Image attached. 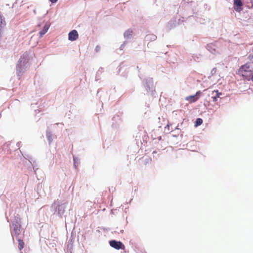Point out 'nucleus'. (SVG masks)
<instances>
[{
	"instance_id": "4468645a",
	"label": "nucleus",
	"mask_w": 253,
	"mask_h": 253,
	"mask_svg": "<svg viewBox=\"0 0 253 253\" xmlns=\"http://www.w3.org/2000/svg\"><path fill=\"white\" fill-rule=\"evenodd\" d=\"M250 80H252V81L253 82V75L252 76V77H251Z\"/></svg>"
},
{
	"instance_id": "0eeeda50",
	"label": "nucleus",
	"mask_w": 253,
	"mask_h": 253,
	"mask_svg": "<svg viewBox=\"0 0 253 253\" xmlns=\"http://www.w3.org/2000/svg\"><path fill=\"white\" fill-rule=\"evenodd\" d=\"M49 29V26L47 25H45L42 31H41L39 33L40 37H42L48 31Z\"/></svg>"
},
{
	"instance_id": "9b49d317",
	"label": "nucleus",
	"mask_w": 253,
	"mask_h": 253,
	"mask_svg": "<svg viewBox=\"0 0 253 253\" xmlns=\"http://www.w3.org/2000/svg\"><path fill=\"white\" fill-rule=\"evenodd\" d=\"M100 49V47L99 45L96 46L95 47V50L96 52L99 51Z\"/></svg>"
},
{
	"instance_id": "1a4fd4ad",
	"label": "nucleus",
	"mask_w": 253,
	"mask_h": 253,
	"mask_svg": "<svg viewBox=\"0 0 253 253\" xmlns=\"http://www.w3.org/2000/svg\"><path fill=\"white\" fill-rule=\"evenodd\" d=\"M203 123V120L201 118L197 119L196 121V126H200Z\"/></svg>"
},
{
	"instance_id": "ddd939ff",
	"label": "nucleus",
	"mask_w": 253,
	"mask_h": 253,
	"mask_svg": "<svg viewBox=\"0 0 253 253\" xmlns=\"http://www.w3.org/2000/svg\"><path fill=\"white\" fill-rule=\"evenodd\" d=\"M50 1L52 3H55L58 0H50Z\"/></svg>"
},
{
	"instance_id": "9d476101",
	"label": "nucleus",
	"mask_w": 253,
	"mask_h": 253,
	"mask_svg": "<svg viewBox=\"0 0 253 253\" xmlns=\"http://www.w3.org/2000/svg\"><path fill=\"white\" fill-rule=\"evenodd\" d=\"M132 32L131 31H130V30H127L124 33V36L125 37H128L129 36H130L132 35Z\"/></svg>"
},
{
	"instance_id": "39448f33",
	"label": "nucleus",
	"mask_w": 253,
	"mask_h": 253,
	"mask_svg": "<svg viewBox=\"0 0 253 253\" xmlns=\"http://www.w3.org/2000/svg\"><path fill=\"white\" fill-rule=\"evenodd\" d=\"M21 233V227L20 225L15 224L13 225V234L16 236H18Z\"/></svg>"
},
{
	"instance_id": "20e7f679",
	"label": "nucleus",
	"mask_w": 253,
	"mask_h": 253,
	"mask_svg": "<svg viewBox=\"0 0 253 253\" xmlns=\"http://www.w3.org/2000/svg\"><path fill=\"white\" fill-rule=\"evenodd\" d=\"M234 9L236 11L240 12L242 10V2L241 0H234Z\"/></svg>"
},
{
	"instance_id": "423d86ee",
	"label": "nucleus",
	"mask_w": 253,
	"mask_h": 253,
	"mask_svg": "<svg viewBox=\"0 0 253 253\" xmlns=\"http://www.w3.org/2000/svg\"><path fill=\"white\" fill-rule=\"evenodd\" d=\"M215 93V95L214 96H212V101L213 102H215L217 101V98L218 97H219L220 95H221V92H219L217 90H214L213 92H212V93Z\"/></svg>"
},
{
	"instance_id": "f257e3e1",
	"label": "nucleus",
	"mask_w": 253,
	"mask_h": 253,
	"mask_svg": "<svg viewBox=\"0 0 253 253\" xmlns=\"http://www.w3.org/2000/svg\"><path fill=\"white\" fill-rule=\"evenodd\" d=\"M109 244L111 247L117 250L124 249L125 248V246L120 241L111 240L109 241Z\"/></svg>"
},
{
	"instance_id": "6e6552de",
	"label": "nucleus",
	"mask_w": 253,
	"mask_h": 253,
	"mask_svg": "<svg viewBox=\"0 0 253 253\" xmlns=\"http://www.w3.org/2000/svg\"><path fill=\"white\" fill-rule=\"evenodd\" d=\"M18 249L19 250H21L23 249L24 247V242L23 241V240L20 239H18Z\"/></svg>"
},
{
	"instance_id": "f03ea898",
	"label": "nucleus",
	"mask_w": 253,
	"mask_h": 253,
	"mask_svg": "<svg viewBox=\"0 0 253 253\" xmlns=\"http://www.w3.org/2000/svg\"><path fill=\"white\" fill-rule=\"evenodd\" d=\"M201 93V92L200 91H198L195 95L186 97L185 99L186 100L189 101L190 103L195 102L199 99L198 95H199Z\"/></svg>"
},
{
	"instance_id": "f8f14e48",
	"label": "nucleus",
	"mask_w": 253,
	"mask_h": 253,
	"mask_svg": "<svg viewBox=\"0 0 253 253\" xmlns=\"http://www.w3.org/2000/svg\"><path fill=\"white\" fill-rule=\"evenodd\" d=\"M47 138L49 142L50 143L52 141L51 136L50 135H47Z\"/></svg>"
},
{
	"instance_id": "7ed1b4c3",
	"label": "nucleus",
	"mask_w": 253,
	"mask_h": 253,
	"mask_svg": "<svg viewBox=\"0 0 253 253\" xmlns=\"http://www.w3.org/2000/svg\"><path fill=\"white\" fill-rule=\"evenodd\" d=\"M78 38L79 35L76 30H73L69 33L68 39L69 41H74L77 40Z\"/></svg>"
}]
</instances>
